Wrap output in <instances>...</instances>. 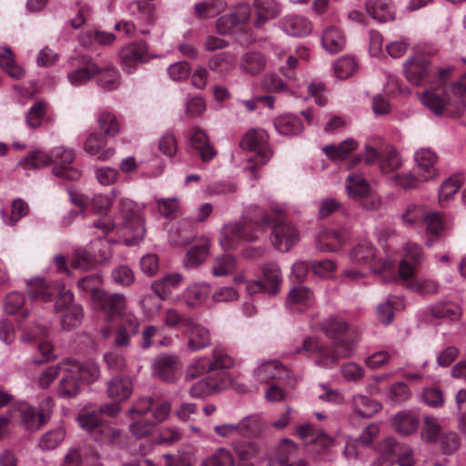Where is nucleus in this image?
<instances>
[{"instance_id": "412c9836", "label": "nucleus", "mask_w": 466, "mask_h": 466, "mask_svg": "<svg viewBox=\"0 0 466 466\" xmlns=\"http://www.w3.org/2000/svg\"><path fill=\"white\" fill-rule=\"evenodd\" d=\"M354 351V345L351 341L339 340L334 342L332 350H327L326 357H321L316 361L318 366L324 368L333 367L340 359L349 358Z\"/></svg>"}, {"instance_id": "0eeeda50", "label": "nucleus", "mask_w": 466, "mask_h": 466, "mask_svg": "<svg viewBox=\"0 0 466 466\" xmlns=\"http://www.w3.org/2000/svg\"><path fill=\"white\" fill-rule=\"evenodd\" d=\"M268 133L260 128L248 130L240 141V147L244 150L253 152L250 157L255 165H264L272 157V151L268 147Z\"/></svg>"}, {"instance_id": "f3484780", "label": "nucleus", "mask_w": 466, "mask_h": 466, "mask_svg": "<svg viewBox=\"0 0 466 466\" xmlns=\"http://www.w3.org/2000/svg\"><path fill=\"white\" fill-rule=\"evenodd\" d=\"M63 371H69L82 382L91 383L99 378L100 370L96 363L87 360L81 363L75 360H66L61 362Z\"/></svg>"}, {"instance_id": "e2e57ef3", "label": "nucleus", "mask_w": 466, "mask_h": 466, "mask_svg": "<svg viewBox=\"0 0 466 466\" xmlns=\"http://www.w3.org/2000/svg\"><path fill=\"white\" fill-rule=\"evenodd\" d=\"M60 314L61 325L66 330H71L79 326L83 319V309L80 305L71 306Z\"/></svg>"}, {"instance_id": "1a4fd4ad", "label": "nucleus", "mask_w": 466, "mask_h": 466, "mask_svg": "<svg viewBox=\"0 0 466 466\" xmlns=\"http://www.w3.org/2000/svg\"><path fill=\"white\" fill-rule=\"evenodd\" d=\"M350 259L353 264L365 265L373 272H380L391 267V262L377 258L375 249L370 242L362 241L350 252Z\"/></svg>"}, {"instance_id": "393cba45", "label": "nucleus", "mask_w": 466, "mask_h": 466, "mask_svg": "<svg viewBox=\"0 0 466 466\" xmlns=\"http://www.w3.org/2000/svg\"><path fill=\"white\" fill-rule=\"evenodd\" d=\"M348 238L347 231L334 228L323 230L316 239V247L323 252L337 250Z\"/></svg>"}, {"instance_id": "f03ea898", "label": "nucleus", "mask_w": 466, "mask_h": 466, "mask_svg": "<svg viewBox=\"0 0 466 466\" xmlns=\"http://www.w3.org/2000/svg\"><path fill=\"white\" fill-rule=\"evenodd\" d=\"M423 254L421 248L415 243H408L403 251V258L400 263L399 274L401 279L407 281L409 289L422 295L433 294L438 291L439 285L433 279H419L410 280L421 264Z\"/></svg>"}, {"instance_id": "7c9ffc66", "label": "nucleus", "mask_w": 466, "mask_h": 466, "mask_svg": "<svg viewBox=\"0 0 466 466\" xmlns=\"http://www.w3.org/2000/svg\"><path fill=\"white\" fill-rule=\"evenodd\" d=\"M257 16L254 21L256 27L262 26L267 21L280 14V6L275 0H254Z\"/></svg>"}, {"instance_id": "09e8293b", "label": "nucleus", "mask_w": 466, "mask_h": 466, "mask_svg": "<svg viewBox=\"0 0 466 466\" xmlns=\"http://www.w3.org/2000/svg\"><path fill=\"white\" fill-rule=\"evenodd\" d=\"M240 434L248 437H259L264 432L266 423L258 415H249L238 421Z\"/></svg>"}, {"instance_id": "6e6d98bb", "label": "nucleus", "mask_w": 466, "mask_h": 466, "mask_svg": "<svg viewBox=\"0 0 466 466\" xmlns=\"http://www.w3.org/2000/svg\"><path fill=\"white\" fill-rule=\"evenodd\" d=\"M28 211V204L22 198H15L12 204L11 215L8 217L6 211L1 209L0 216L5 225L12 227L22 218L25 217Z\"/></svg>"}, {"instance_id": "a878e982", "label": "nucleus", "mask_w": 466, "mask_h": 466, "mask_svg": "<svg viewBox=\"0 0 466 466\" xmlns=\"http://www.w3.org/2000/svg\"><path fill=\"white\" fill-rule=\"evenodd\" d=\"M15 410L19 411L22 422L26 430L35 431L44 423V415L36 411L25 401H16L14 403Z\"/></svg>"}, {"instance_id": "37998d69", "label": "nucleus", "mask_w": 466, "mask_h": 466, "mask_svg": "<svg viewBox=\"0 0 466 466\" xmlns=\"http://www.w3.org/2000/svg\"><path fill=\"white\" fill-rule=\"evenodd\" d=\"M99 70L98 65L93 61H87L83 66L68 73L67 78L71 85L78 86L92 79Z\"/></svg>"}, {"instance_id": "aec40b11", "label": "nucleus", "mask_w": 466, "mask_h": 466, "mask_svg": "<svg viewBox=\"0 0 466 466\" xmlns=\"http://www.w3.org/2000/svg\"><path fill=\"white\" fill-rule=\"evenodd\" d=\"M27 293L32 300L40 299L49 301L58 291L59 284L55 282H46L42 278H35L27 280Z\"/></svg>"}, {"instance_id": "774afa93", "label": "nucleus", "mask_w": 466, "mask_h": 466, "mask_svg": "<svg viewBox=\"0 0 466 466\" xmlns=\"http://www.w3.org/2000/svg\"><path fill=\"white\" fill-rule=\"evenodd\" d=\"M357 69V63L351 56H343L334 64V73L338 78L346 79L351 76Z\"/></svg>"}, {"instance_id": "13d9d810", "label": "nucleus", "mask_w": 466, "mask_h": 466, "mask_svg": "<svg viewBox=\"0 0 466 466\" xmlns=\"http://www.w3.org/2000/svg\"><path fill=\"white\" fill-rule=\"evenodd\" d=\"M200 466H235V459L230 451L218 448L205 458Z\"/></svg>"}, {"instance_id": "5fc2aeb1", "label": "nucleus", "mask_w": 466, "mask_h": 466, "mask_svg": "<svg viewBox=\"0 0 466 466\" xmlns=\"http://www.w3.org/2000/svg\"><path fill=\"white\" fill-rule=\"evenodd\" d=\"M192 320L193 318L182 315L174 308H168L164 311L163 323L173 329H187L192 325Z\"/></svg>"}, {"instance_id": "4c0bfd02", "label": "nucleus", "mask_w": 466, "mask_h": 466, "mask_svg": "<svg viewBox=\"0 0 466 466\" xmlns=\"http://www.w3.org/2000/svg\"><path fill=\"white\" fill-rule=\"evenodd\" d=\"M183 280V276L179 273H170L152 283V289L161 299H166Z\"/></svg>"}, {"instance_id": "603ef678", "label": "nucleus", "mask_w": 466, "mask_h": 466, "mask_svg": "<svg viewBox=\"0 0 466 466\" xmlns=\"http://www.w3.org/2000/svg\"><path fill=\"white\" fill-rule=\"evenodd\" d=\"M442 431L441 426L439 420L435 417L426 416L423 419V428L420 432V436L423 441L428 443H437Z\"/></svg>"}, {"instance_id": "9b49d317", "label": "nucleus", "mask_w": 466, "mask_h": 466, "mask_svg": "<svg viewBox=\"0 0 466 466\" xmlns=\"http://www.w3.org/2000/svg\"><path fill=\"white\" fill-rule=\"evenodd\" d=\"M51 155L56 163L53 168L56 176L68 180H76L81 177V173L70 166L75 159V152L71 148L56 147L51 150Z\"/></svg>"}, {"instance_id": "cd10ccee", "label": "nucleus", "mask_w": 466, "mask_h": 466, "mask_svg": "<svg viewBox=\"0 0 466 466\" xmlns=\"http://www.w3.org/2000/svg\"><path fill=\"white\" fill-rule=\"evenodd\" d=\"M188 330L187 349L194 352L207 348L211 343L210 334L207 328L192 320Z\"/></svg>"}, {"instance_id": "20e7f679", "label": "nucleus", "mask_w": 466, "mask_h": 466, "mask_svg": "<svg viewBox=\"0 0 466 466\" xmlns=\"http://www.w3.org/2000/svg\"><path fill=\"white\" fill-rule=\"evenodd\" d=\"M264 231L263 226L252 222H236L225 225L219 237V244L224 250L234 249L244 241H254Z\"/></svg>"}, {"instance_id": "052dcab7", "label": "nucleus", "mask_w": 466, "mask_h": 466, "mask_svg": "<svg viewBox=\"0 0 466 466\" xmlns=\"http://www.w3.org/2000/svg\"><path fill=\"white\" fill-rule=\"evenodd\" d=\"M402 166L400 153L393 147L388 148L380 157V169L383 174H390Z\"/></svg>"}, {"instance_id": "9d476101", "label": "nucleus", "mask_w": 466, "mask_h": 466, "mask_svg": "<svg viewBox=\"0 0 466 466\" xmlns=\"http://www.w3.org/2000/svg\"><path fill=\"white\" fill-rule=\"evenodd\" d=\"M118 56L123 71L131 74L148 60L147 46L144 42L130 43L119 50Z\"/></svg>"}, {"instance_id": "bf43d9fd", "label": "nucleus", "mask_w": 466, "mask_h": 466, "mask_svg": "<svg viewBox=\"0 0 466 466\" xmlns=\"http://www.w3.org/2000/svg\"><path fill=\"white\" fill-rule=\"evenodd\" d=\"M463 183L461 174H454L446 178L439 188V200L441 202L451 199L460 189Z\"/></svg>"}, {"instance_id": "473e14b6", "label": "nucleus", "mask_w": 466, "mask_h": 466, "mask_svg": "<svg viewBox=\"0 0 466 466\" xmlns=\"http://www.w3.org/2000/svg\"><path fill=\"white\" fill-rule=\"evenodd\" d=\"M321 45L328 52L338 53L346 46L345 35L339 27L329 26L322 33Z\"/></svg>"}, {"instance_id": "ea45409f", "label": "nucleus", "mask_w": 466, "mask_h": 466, "mask_svg": "<svg viewBox=\"0 0 466 466\" xmlns=\"http://www.w3.org/2000/svg\"><path fill=\"white\" fill-rule=\"evenodd\" d=\"M99 67V72L96 73L98 86L108 91L116 89L120 84V74L116 67L111 64Z\"/></svg>"}, {"instance_id": "4d7b16f0", "label": "nucleus", "mask_w": 466, "mask_h": 466, "mask_svg": "<svg viewBox=\"0 0 466 466\" xmlns=\"http://www.w3.org/2000/svg\"><path fill=\"white\" fill-rule=\"evenodd\" d=\"M421 226L428 237L438 238L444 230L442 216L438 211L429 210Z\"/></svg>"}, {"instance_id": "dca6fc26", "label": "nucleus", "mask_w": 466, "mask_h": 466, "mask_svg": "<svg viewBox=\"0 0 466 466\" xmlns=\"http://www.w3.org/2000/svg\"><path fill=\"white\" fill-rule=\"evenodd\" d=\"M281 73L285 76L287 82L276 74H267L263 76L260 86L263 90L273 93L293 94L294 88L297 87L296 76L294 73H286L284 66L280 67Z\"/></svg>"}, {"instance_id": "69168bd1", "label": "nucleus", "mask_w": 466, "mask_h": 466, "mask_svg": "<svg viewBox=\"0 0 466 466\" xmlns=\"http://www.w3.org/2000/svg\"><path fill=\"white\" fill-rule=\"evenodd\" d=\"M0 66L13 78L20 79L25 76L24 69L15 63L9 48H5L4 53L0 54Z\"/></svg>"}, {"instance_id": "864d4df0", "label": "nucleus", "mask_w": 466, "mask_h": 466, "mask_svg": "<svg viewBox=\"0 0 466 466\" xmlns=\"http://www.w3.org/2000/svg\"><path fill=\"white\" fill-rule=\"evenodd\" d=\"M63 372L65 374L58 384L57 394L63 399L75 398L80 392V380L75 375H70L69 371Z\"/></svg>"}, {"instance_id": "f8f14e48", "label": "nucleus", "mask_w": 466, "mask_h": 466, "mask_svg": "<svg viewBox=\"0 0 466 466\" xmlns=\"http://www.w3.org/2000/svg\"><path fill=\"white\" fill-rule=\"evenodd\" d=\"M230 385V379L226 373L208 376L192 384L189 394L192 398H205L226 390Z\"/></svg>"}, {"instance_id": "39448f33", "label": "nucleus", "mask_w": 466, "mask_h": 466, "mask_svg": "<svg viewBox=\"0 0 466 466\" xmlns=\"http://www.w3.org/2000/svg\"><path fill=\"white\" fill-rule=\"evenodd\" d=\"M274 213L277 216L274 221L265 216L260 226L265 228L272 224L271 241L273 246L280 252H288L299 241V232L291 224L283 220L284 209L282 208H276Z\"/></svg>"}, {"instance_id": "0e129e2a", "label": "nucleus", "mask_w": 466, "mask_h": 466, "mask_svg": "<svg viewBox=\"0 0 466 466\" xmlns=\"http://www.w3.org/2000/svg\"><path fill=\"white\" fill-rule=\"evenodd\" d=\"M237 268V261L231 255H222L214 260L212 274L215 277H222L231 274Z\"/></svg>"}, {"instance_id": "c9c22d12", "label": "nucleus", "mask_w": 466, "mask_h": 466, "mask_svg": "<svg viewBox=\"0 0 466 466\" xmlns=\"http://www.w3.org/2000/svg\"><path fill=\"white\" fill-rule=\"evenodd\" d=\"M297 452V445L290 440L284 439L278 447L276 461L279 466H308L302 460L296 464L291 461L296 458Z\"/></svg>"}, {"instance_id": "b1692460", "label": "nucleus", "mask_w": 466, "mask_h": 466, "mask_svg": "<svg viewBox=\"0 0 466 466\" xmlns=\"http://www.w3.org/2000/svg\"><path fill=\"white\" fill-rule=\"evenodd\" d=\"M210 289V286L206 282H194L186 288L182 299L188 308L195 309L207 300Z\"/></svg>"}, {"instance_id": "2f4dec72", "label": "nucleus", "mask_w": 466, "mask_h": 466, "mask_svg": "<svg viewBox=\"0 0 466 466\" xmlns=\"http://www.w3.org/2000/svg\"><path fill=\"white\" fill-rule=\"evenodd\" d=\"M106 138L97 133H91L85 141L84 148L86 153L96 156L100 160H106L111 157L115 150L114 148L104 149L106 146Z\"/></svg>"}, {"instance_id": "a211bd4d", "label": "nucleus", "mask_w": 466, "mask_h": 466, "mask_svg": "<svg viewBox=\"0 0 466 466\" xmlns=\"http://www.w3.org/2000/svg\"><path fill=\"white\" fill-rule=\"evenodd\" d=\"M154 373L167 382L175 381L181 370V364L175 355H161L153 363Z\"/></svg>"}, {"instance_id": "c756f323", "label": "nucleus", "mask_w": 466, "mask_h": 466, "mask_svg": "<svg viewBox=\"0 0 466 466\" xmlns=\"http://www.w3.org/2000/svg\"><path fill=\"white\" fill-rule=\"evenodd\" d=\"M107 396L118 401L127 400L133 391V383L130 378L116 376L107 383Z\"/></svg>"}, {"instance_id": "e433bc0d", "label": "nucleus", "mask_w": 466, "mask_h": 466, "mask_svg": "<svg viewBox=\"0 0 466 466\" xmlns=\"http://www.w3.org/2000/svg\"><path fill=\"white\" fill-rule=\"evenodd\" d=\"M369 182L361 174H350L346 178L345 190L350 198L360 200L369 194Z\"/></svg>"}, {"instance_id": "a18cd8bd", "label": "nucleus", "mask_w": 466, "mask_h": 466, "mask_svg": "<svg viewBox=\"0 0 466 466\" xmlns=\"http://www.w3.org/2000/svg\"><path fill=\"white\" fill-rule=\"evenodd\" d=\"M274 126L279 134L286 136L298 135L303 129L301 120L295 115H284L277 117Z\"/></svg>"}, {"instance_id": "6ab92c4d", "label": "nucleus", "mask_w": 466, "mask_h": 466, "mask_svg": "<svg viewBox=\"0 0 466 466\" xmlns=\"http://www.w3.org/2000/svg\"><path fill=\"white\" fill-rule=\"evenodd\" d=\"M431 73V62L426 57L414 56L404 63V74L409 82L422 85Z\"/></svg>"}, {"instance_id": "bb28decb", "label": "nucleus", "mask_w": 466, "mask_h": 466, "mask_svg": "<svg viewBox=\"0 0 466 466\" xmlns=\"http://www.w3.org/2000/svg\"><path fill=\"white\" fill-rule=\"evenodd\" d=\"M190 143L201 157L202 161L208 162L216 157L217 151L209 144L206 132L199 127H193L190 134Z\"/></svg>"}, {"instance_id": "338daca9", "label": "nucleus", "mask_w": 466, "mask_h": 466, "mask_svg": "<svg viewBox=\"0 0 466 466\" xmlns=\"http://www.w3.org/2000/svg\"><path fill=\"white\" fill-rule=\"evenodd\" d=\"M96 262V259L84 248L76 249L71 258L72 267L82 271L93 268Z\"/></svg>"}, {"instance_id": "72a5a7b5", "label": "nucleus", "mask_w": 466, "mask_h": 466, "mask_svg": "<svg viewBox=\"0 0 466 466\" xmlns=\"http://www.w3.org/2000/svg\"><path fill=\"white\" fill-rule=\"evenodd\" d=\"M351 407L361 418H370L381 410V404L378 400L362 394L352 397Z\"/></svg>"}, {"instance_id": "5701e85b", "label": "nucleus", "mask_w": 466, "mask_h": 466, "mask_svg": "<svg viewBox=\"0 0 466 466\" xmlns=\"http://www.w3.org/2000/svg\"><path fill=\"white\" fill-rule=\"evenodd\" d=\"M139 320L134 316H127L114 333V345L117 348L128 347L131 339L138 333Z\"/></svg>"}, {"instance_id": "c03bdc74", "label": "nucleus", "mask_w": 466, "mask_h": 466, "mask_svg": "<svg viewBox=\"0 0 466 466\" xmlns=\"http://www.w3.org/2000/svg\"><path fill=\"white\" fill-rule=\"evenodd\" d=\"M210 243L208 239H202L200 243L192 246L184 259V266L186 268H194L205 261Z\"/></svg>"}, {"instance_id": "8fccbe9b", "label": "nucleus", "mask_w": 466, "mask_h": 466, "mask_svg": "<svg viewBox=\"0 0 466 466\" xmlns=\"http://www.w3.org/2000/svg\"><path fill=\"white\" fill-rule=\"evenodd\" d=\"M429 209L423 204H410L401 216L403 223L409 227L421 226Z\"/></svg>"}, {"instance_id": "f704fd0d", "label": "nucleus", "mask_w": 466, "mask_h": 466, "mask_svg": "<svg viewBox=\"0 0 466 466\" xmlns=\"http://www.w3.org/2000/svg\"><path fill=\"white\" fill-rule=\"evenodd\" d=\"M367 13L379 22L391 21L395 17V11L388 0H369L366 3Z\"/></svg>"}, {"instance_id": "2eb2a0df", "label": "nucleus", "mask_w": 466, "mask_h": 466, "mask_svg": "<svg viewBox=\"0 0 466 466\" xmlns=\"http://www.w3.org/2000/svg\"><path fill=\"white\" fill-rule=\"evenodd\" d=\"M414 161L420 180L431 181L439 177V170L436 167L438 156L431 149L427 147L417 149L414 153Z\"/></svg>"}, {"instance_id": "49530a36", "label": "nucleus", "mask_w": 466, "mask_h": 466, "mask_svg": "<svg viewBox=\"0 0 466 466\" xmlns=\"http://www.w3.org/2000/svg\"><path fill=\"white\" fill-rule=\"evenodd\" d=\"M92 438L102 444L114 445L119 441L121 431L110 423L101 422Z\"/></svg>"}, {"instance_id": "7ed1b4c3", "label": "nucleus", "mask_w": 466, "mask_h": 466, "mask_svg": "<svg viewBox=\"0 0 466 466\" xmlns=\"http://www.w3.org/2000/svg\"><path fill=\"white\" fill-rule=\"evenodd\" d=\"M101 282L97 275L86 276L81 279L77 285L85 291H91L93 306L106 315L107 320H113L122 315L126 307V298L122 294H109L96 286Z\"/></svg>"}, {"instance_id": "a19ab883", "label": "nucleus", "mask_w": 466, "mask_h": 466, "mask_svg": "<svg viewBox=\"0 0 466 466\" xmlns=\"http://www.w3.org/2000/svg\"><path fill=\"white\" fill-rule=\"evenodd\" d=\"M239 66L245 73L256 76L265 69L266 58L259 52H247L240 58Z\"/></svg>"}, {"instance_id": "58836bf2", "label": "nucleus", "mask_w": 466, "mask_h": 466, "mask_svg": "<svg viewBox=\"0 0 466 466\" xmlns=\"http://www.w3.org/2000/svg\"><path fill=\"white\" fill-rule=\"evenodd\" d=\"M232 449L239 461L238 466H254L244 461L254 459L259 453V446L253 441H237L232 443Z\"/></svg>"}, {"instance_id": "c85d7f7f", "label": "nucleus", "mask_w": 466, "mask_h": 466, "mask_svg": "<svg viewBox=\"0 0 466 466\" xmlns=\"http://www.w3.org/2000/svg\"><path fill=\"white\" fill-rule=\"evenodd\" d=\"M285 33L293 36H304L312 30V25L306 17L297 15H286L281 21Z\"/></svg>"}, {"instance_id": "4468645a", "label": "nucleus", "mask_w": 466, "mask_h": 466, "mask_svg": "<svg viewBox=\"0 0 466 466\" xmlns=\"http://www.w3.org/2000/svg\"><path fill=\"white\" fill-rule=\"evenodd\" d=\"M255 381L267 383L270 380H287L289 379V371L276 360H260L252 371Z\"/></svg>"}, {"instance_id": "de8ad7c7", "label": "nucleus", "mask_w": 466, "mask_h": 466, "mask_svg": "<svg viewBox=\"0 0 466 466\" xmlns=\"http://www.w3.org/2000/svg\"><path fill=\"white\" fill-rule=\"evenodd\" d=\"M358 147V142L348 138L338 145H329L323 147L325 155L332 160H342Z\"/></svg>"}, {"instance_id": "ddd939ff", "label": "nucleus", "mask_w": 466, "mask_h": 466, "mask_svg": "<svg viewBox=\"0 0 466 466\" xmlns=\"http://www.w3.org/2000/svg\"><path fill=\"white\" fill-rule=\"evenodd\" d=\"M48 334V325L46 323L39 324L35 322L22 337L25 342H37V349L41 354V358L35 360L36 363H43L53 358V346L52 344L42 339L46 338Z\"/></svg>"}, {"instance_id": "6e6552de", "label": "nucleus", "mask_w": 466, "mask_h": 466, "mask_svg": "<svg viewBox=\"0 0 466 466\" xmlns=\"http://www.w3.org/2000/svg\"><path fill=\"white\" fill-rule=\"evenodd\" d=\"M263 279L247 282L246 290L249 295L268 293L275 296L282 283V273L276 263H267L262 268Z\"/></svg>"}, {"instance_id": "3c124183", "label": "nucleus", "mask_w": 466, "mask_h": 466, "mask_svg": "<svg viewBox=\"0 0 466 466\" xmlns=\"http://www.w3.org/2000/svg\"><path fill=\"white\" fill-rule=\"evenodd\" d=\"M396 431L403 435L414 433L419 426V419L408 411H400L394 418Z\"/></svg>"}, {"instance_id": "79ce46f5", "label": "nucleus", "mask_w": 466, "mask_h": 466, "mask_svg": "<svg viewBox=\"0 0 466 466\" xmlns=\"http://www.w3.org/2000/svg\"><path fill=\"white\" fill-rule=\"evenodd\" d=\"M380 457L371 466H390V461L399 454L400 446L392 437L386 438L378 447Z\"/></svg>"}, {"instance_id": "4be33fe9", "label": "nucleus", "mask_w": 466, "mask_h": 466, "mask_svg": "<svg viewBox=\"0 0 466 466\" xmlns=\"http://www.w3.org/2000/svg\"><path fill=\"white\" fill-rule=\"evenodd\" d=\"M314 296L307 287L299 285L290 289L287 297V307L292 311H302L313 304Z\"/></svg>"}, {"instance_id": "680f3d73", "label": "nucleus", "mask_w": 466, "mask_h": 466, "mask_svg": "<svg viewBox=\"0 0 466 466\" xmlns=\"http://www.w3.org/2000/svg\"><path fill=\"white\" fill-rule=\"evenodd\" d=\"M237 63V56L231 52H223L213 56L208 61V67L213 71L232 69Z\"/></svg>"}, {"instance_id": "423d86ee", "label": "nucleus", "mask_w": 466, "mask_h": 466, "mask_svg": "<svg viewBox=\"0 0 466 466\" xmlns=\"http://www.w3.org/2000/svg\"><path fill=\"white\" fill-rule=\"evenodd\" d=\"M118 216L123 220V227L132 235V239L127 240V245L136 244L144 238L145 220L136 202L129 198H121L118 204Z\"/></svg>"}, {"instance_id": "f257e3e1", "label": "nucleus", "mask_w": 466, "mask_h": 466, "mask_svg": "<svg viewBox=\"0 0 466 466\" xmlns=\"http://www.w3.org/2000/svg\"><path fill=\"white\" fill-rule=\"evenodd\" d=\"M452 70L453 67L451 66L440 69L437 86H432L430 90L425 91L421 96L422 103L437 116L446 112L452 116H460L465 111L466 102L461 96H455L451 101L447 94L445 81Z\"/></svg>"}]
</instances>
